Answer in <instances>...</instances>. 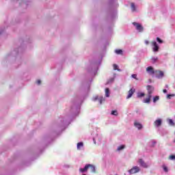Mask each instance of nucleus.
<instances>
[{
  "mask_svg": "<svg viewBox=\"0 0 175 175\" xmlns=\"http://www.w3.org/2000/svg\"><path fill=\"white\" fill-rule=\"evenodd\" d=\"M89 91L90 84H87L86 85L83 86V95L81 96H77L71 100L70 104V113L72 114V116H79L81 103H83V100H84L85 98L88 95Z\"/></svg>",
  "mask_w": 175,
  "mask_h": 175,
  "instance_id": "1",
  "label": "nucleus"
},
{
  "mask_svg": "<svg viewBox=\"0 0 175 175\" xmlns=\"http://www.w3.org/2000/svg\"><path fill=\"white\" fill-rule=\"evenodd\" d=\"M69 124H70L69 119H65L62 118H59L57 125V131L61 132L62 131L66 129Z\"/></svg>",
  "mask_w": 175,
  "mask_h": 175,
  "instance_id": "2",
  "label": "nucleus"
},
{
  "mask_svg": "<svg viewBox=\"0 0 175 175\" xmlns=\"http://www.w3.org/2000/svg\"><path fill=\"white\" fill-rule=\"evenodd\" d=\"M98 62L96 60L90 62V66L88 68V73H90L91 76H96V73H98Z\"/></svg>",
  "mask_w": 175,
  "mask_h": 175,
  "instance_id": "3",
  "label": "nucleus"
},
{
  "mask_svg": "<svg viewBox=\"0 0 175 175\" xmlns=\"http://www.w3.org/2000/svg\"><path fill=\"white\" fill-rule=\"evenodd\" d=\"M133 25L135 26V28L136 31H137V32L142 33V32L144 31V27L140 23L134 22V23H133Z\"/></svg>",
  "mask_w": 175,
  "mask_h": 175,
  "instance_id": "4",
  "label": "nucleus"
},
{
  "mask_svg": "<svg viewBox=\"0 0 175 175\" xmlns=\"http://www.w3.org/2000/svg\"><path fill=\"white\" fill-rule=\"evenodd\" d=\"M103 139V137L101 135H97L96 137L93 138V142L94 144H100L102 143V140Z\"/></svg>",
  "mask_w": 175,
  "mask_h": 175,
  "instance_id": "5",
  "label": "nucleus"
},
{
  "mask_svg": "<svg viewBox=\"0 0 175 175\" xmlns=\"http://www.w3.org/2000/svg\"><path fill=\"white\" fill-rule=\"evenodd\" d=\"M128 172L129 174H136V173H139V172H140V167L138 166H134Z\"/></svg>",
  "mask_w": 175,
  "mask_h": 175,
  "instance_id": "6",
  "label": "nucleus"
},
{
  "mask_svg": "<svg viewBox=\"0 0 175 175\" xmlns=\"http://www.w3.org/2000/svg\"><path fill=\"white\" fill-rule=\"evenodd\" d=\"M92 100L94 102H96V100H98V103H100V105H102V103L105 101V98L102 96H95L94 97H93Z\"/></svg>",
  "mask_w": 175,
  "mask_h": 175,
  "instance_id": "7",
  "label": "nucleus"
},
{
  "mask_svg": "<svg viewBox=\"0 0 175 175\" xmlns=\"http://www.w3.org/2000/svg\"><path fill=\"white\" fill-rule=\"evenodd\" d=\"M138 163H139V165L142 167H144L145 169H147V167H150V164H148L146 162H144V160H143L142 159H139L138 160Z\"/></svg>",
  "mask_w": 175,
  "mask_h": 175,
  "instance_id": "8",
  "label": "nucleus"
},
{
  "mask_svg": "<svg viewBox=\"0 0 175 175\" xmlns=\"http://www.w3.org/2000/svg\"><path fill=\"white\" fill-rule=\"evenodd\" d=\"M146 90L148 92V96H152V94L154 92V87L152 85H147Z\"/></svg>",
  "mask_w": 175,
  "mask_h": 175,
  "instance_id": "9",
  "label": "nucleus"
},
{
  "mask_svg": "<svg viewBox=\"0 0 175 175\" xmlns=\"http://www.w3.org/2000/svg\"><path fill=\"white\" fill-rule=\"evenodd\" d=\"M155 77L157 79H162L163 77V72L156 70L154 72Z\"/></svg>",
  "mask_w": 175,
  "mask_h": 175,
  "instance_id": "10",
  "label": "nucleus"
},
{
  "mask_svg": "<svg viewBox=\"0 0 175 175\" xmlns=\"http://www.w3.org/2000/svg\"><path fill=\"white\" fill-rule=\"evenodd\" d=\"M77 150H78V151H81V150H84V143L83 142H78L77 144Z\"/></svg>",
  "mask_w": 175,
  "mask_h": 175,
  "instance_id": "11",
  "label": "nucleus"
},
{
  "mask_svg": "<svg viewBox=\"0 0 175 175\" xmlns=\"http://www.w3.org/2000/svg\"><path fill=\"white\" fill-rule=\"evenodd\" d=\"M90 166H91V164H87L85 165L83 168H79V172L81 173H85L88 169H90Z\"/></svg>",
  "mask_w": 175,
  "mask_h": 175,
  "instance_id": "12",
  "label": "nucleus"
},
{
  "mask_svg": "<svg viewBox=\"0 0 175 175\" xmlns=\"http://www.w3.org/2000/svg\"><path fill=\"white\" fill-rule=\"evenodd\" d=\"M135 91H136L135 88L130 89V90L129 91V94L126 96V99L132 98V96L133 95V94H135Z\"/></svg>",
  "mask_w": 175,
  "mask_h": 175,
  "instance_id": "13",
  "label": "nucleus"
},
{
  "mask_svg": "<svg viewBox=\"0 0 175 175\" xmlns=\"http://www.w3.org/2000/svg\"><path fill=\"white\" fill-rule=\"evenodd\" d=\"M146 72L148 75H154V68L152 66L146 68Z\"/></svg>",
  "mask_w": 175,
  "mask_h": 175,
  "instance_id": "14",
  "label": "nucleus"
},
{
  "mask_svg": "<svg viewBox=\"0 0 175 175\" xmlns=\"http://www.w3.org/2000/svg\"><path fill=\"white\" fill-rule=\"evenodd\" d=\"M155 126H161L162 125V120L159 119L154 122Z\"/></svg>",
  "mask_w": 175,
  "mask_h": 175,
  "instance_id": "15",
  "label": "nucleus"
},
{
  "mask_svg": "<svg viewBox=\"0 0 175 175\" xmlns=\"http://www.w3.org/2000/svg\"><path fill=\"white\" fill-rule=\"evenodd\" d=\"M134 125L137 128V129H142V128H143V125H142L139 122H135Z\"/></svg>",
  "mask_w": 175,
  "mask_h": 175,
  "instance_id": "16",
  "label": "nucleus"
},
{
  "mask_svg": "<svg viewBox=\"0 0 175 175\" xmlns=\"http://www.w3.org/2000/svg\"><path fill=\"white\" fill-rule=\"evenodd\" d=\"M151 98H152V96H148V98H144V99L143 100V103H150V100H151Z\"/></svg>",
  "mask_w": 175,
  "mask_h": 175,
  "instance_id": "17",
  "label": "nucleus"
},
{
  "mask_svg": "<svg viewBox=\"0 0 175 175\" xmlns=\"http://www.w3.org/2000/svg\"><path fill=\"white\" fill-rule=\"evenodd\" d=\"M105 96L106 98H109L110 96V89H109V88L105 89Z\"/></svg>",
  "mask_w": 175,
  "mask_h": 175,
  "instance_id": "18",
  "label": "nucleus"
},
{
  "mask_svg": "<svg viewBox=\"0 0 175 175\" xmlns=\"http://www.w3.org/2000/svg\"><path fill=\"white\" fill-rule=\"evenodd\" d=\"M159 46H158V44H157L156 42H154V51L157 52L159 51Z\"/></svg>",
  "mask_w": 175,
  "mask_h": 175,
  "instance_id": "19",
  "label": "nucleus"
},
{
  "mask_svg": "<svg viewBox=\"0 0 175 175\" xmlns=\"http://www.w3.org/2000/svg\"><path fill=\"white\" fill-rule=\"evenodd\" d=\"M131 8L132 12H136V5H135V3H131Z\"/></svg>",
  "mask_w": 175,
  "mask_h": 175,
  "instance_id": "20",
  "label": "nucleus"
},
{
  "mask_svg": "<svg viewBox=\"0 0 175 175\" xmlns=\"http://www.w3.org/2000/svg\"><path fill=\"white\" fill-rule=\"evenodd\" d=\"M89 169H90V170L92 173H95V172H96L95 166H94L92 164H90Z\"/></svg>",
  "mask_w": 175,
  "mask_h": 175,
  "instance_id": "21",
  "label": "nucleus"
},
{
  "mask_svg": "<svg viewBox=\"0 0 175 175\" xmlns=\"http://www.w3.org/2000/svg\"><path fill=\"white\" fill-rule=\"evenodd\" d=\"M124 148H125V145H120L118 147L117 151H122Z\"/></svg>",
  "mask_w": 175,
  "mask_h": 175,
  "instance_id": "22",
  "label": "nucleus"
},
{
  "mask_svg": "<svg viewBox=\"0 0 175 175\" xmlns=\"http://www.w3.org/2000/svg\"><path fill=\"white\" fill-rule=\"evenodd\" d=\"M144 95H145L144 92H138L137 94V98H143V96H144Z\"/></svg>",
  "mask_w": 175,
  "mask_h": 175,
  "instance_id": "23",
  "label": "nucleus"
},
{
  "mask_svg": "<svg viewBox=\"0 0 175 175\" xmlns=\"http://www.w3.org/2000/svg\"><path fill=\"white\" fill-rule=\"evenodd\" d=\"M168 124L171 125V126H174L175 125L174 122L172 119L168 120Z\"/></svg>",
  "mask_w": 175,
  "mask_h": 175,
  "instance_id": "24",
  "label": "nucleus"
},
{
  "mask_svg": "<svg viewBox=\"0 0 175 175\" xmlns=\"http://www.w3.org/2000/svg\"><path fill=\"white\" fill-rule=\"evenodd\" d=\"M115 53L116 54H118V55H122V50L121 49H116L115 50Z\"/></svg>",
  "mask_w": 175,
  "mask_h": 175,
  "instance_id": "25",
  "label": "nucleus"
},
{
  "mask_svg": "<svg viewBox=\"0 0 175 175\" xmlns=\"http://www.w3.org/2000/svg\"><path fill=\"white\" fill-rule=\"evenodd\" d=\"M113 70H118V72H121V69H118V66L117 64H113Z\"/></svg>",
  "mask_w": 175,
  "mask_h": 175,
  "instance_id": "26",
  "label": "nucleus"
},
{
  "mask_svg": "<svg viewBox=\"0 0 175 175\" xmlns=\"http://www.w3.org/2000/svg\"><path fill=\"white\" fill-rule=\"evenodd\" d=\"M114 81V77L110 78L107 82V84H111V83H113Z\"/></svg>",
  "mask_w": 175,
  "mask_h": 175,
  "instance_id": "27",
  "label": "nucleus"
},
{
  "mask_svg": "<svg viewBox=\"0 0 175 175\" xmlns=\"http://www.w3.org/2000/svg\"><path fill=\"white\" fill-rule=\"evenodd\" d=\"M157 42H158V43H160V44L163 43V40H162L161 38H159V37L157 38Z\"/></svg>",
  "mask_w": 175,
  "mask_h": 175,
  "instance_id": "28",
  "label": "nucleus"
},
{
  "mask_svg": "<svg viewBox=\"0 0 175 175\" xmlns=\"http://www.w3.org/2000/svg\"><path fill=\"white\" fill-rule=\"evenodd\" d=\"M111 114H112V116H118V112H117V111H112Z\"/></svg>",
  "mask_w": 175,
  "mask_h": 175,
  "instance_id": "29",
  "label": "nucleus"
},
{
  "mask_svg": "<svg viewBox=\"0 0 175 175\" xmlns=\"http://www.w3.org/2000/svg\"><path fill=\"white\" fill-rule=\"evenodd\" d=\"M18 51H21V47H19L18 49H15L14 51V52L16 53V54H17Z\"/></svg>",
  "mask_w": 175,
  "mask_h": 175,
  "instance_id": "30",
  "label": "nucleus"
},
{
  "mask_svg": "<svg viewBox=\"0 0 175 175\" xmlns=\"http://www.w3.org/2000/svg\"><path fill=\"white\" fill-rule=\"evenodd\" d=\"M131 77H133V79H135V80H137V75L136 74H133Z\"/></svg>",
  "mask_w": 175,
  "mask_h": 175,
  "instance_id": "31",
  "label": "nucleus"
},
{
  "mask_svg": "<svg viewBox=\"0 0 175 175\" xmlns=\"http://www.w3.org/2000/svg\"><path fill=\"white\" fill-rule=\"evenodd\" d=\"M157 100H159V96H158L154 97V102H157Z\"/></svg>",
  "mask_w": 175,
  "mask_h": 175,
  "instance_id": "32",
  "label": "nucleus"
},
{
  "mask_svg": "<svg viewBox=\"0 0 175 175\" xmlns=\"http://www.w3.org/2000/svg\"><path fill=\"white\" fill-rule=\"evenodd\" d=\"M148 145L150 147H154V141H151L150 142H149Z\"/></svg>",
  "mask_w": 175,
  "mask_h": 175,
  "instance_id": "33",
  "label": "nucleus"
},
{
  "mask_svg": "<svg viewBox=\"0 0 175 175\" xmlns=\"http://www.w3.org/2000/svg\"><path fill=\"white\" fill-rule=\"evenodd\" d=\"M169 159H171L172 161L175 160V155H170Z\"/></svg>",
  "mask_w": 175,
  "mask_h": 175,
  "instance_id": "34",
  "label": "nucleus"
},
{
  "mask_svg": "<svg viewBox=\"0 0 175 175\" xmlns=\"http://www.w3.org/2000/svg\"><path fill=\"white\" fill-rule=\"evenodd\" d=\"M172 96H175V94H167V98L168 99H170L172 98Z\"/></svg>",
  "mask_w": 175,
  "mask_h": 175,
  "instance_id": "35",
  "label": "nucleus"
},
{
  "mask_svg": "<svg viewBox=\"0 0 175 175\" xmlns=\"http://www.w3.org/2000/svg\"><path fill=\"white\" fill-rule=\"evenodd\" d=\"M3 32H5V29H1L0 30V36H2V33H3Z\"/></svg>",
  "mask_w": 175,
  "mask_h": 175,
  "instance_id": "36",
  "label": "nucleus"
},
{
  "mask_svg": "<svg viewBox=\"0 0 175 175\" xmlns=\"http://www.w3.org/2000/svg\"><path fill=\"white\" fill-rule=\"evenodd\" d=\"M163 169L164 172H167V171H168V170H167V167H166V166L164 165V166L163 167Z\"/></svg>",
  "mask_w": 175,
  "mask_h": 175,
  "instance_id": "37",
  "label": "nucleus"
},
{
  "mask_svg": "<svg viewBox=\"0 0 175 175\" xmlns=\"http://www.w3.org/2000/svg\"><path fill=\"white\" fill-rule=\"evenodd\" d=\"M116 17H117V14L114 13L112 16H111V18H116Z\"/></svg>",
  "mask_w": 175,
  "mask_h": 175,
  "instance_id": "38",
  "label": "nucleus"
},
{
  "mask_svg": "<svg viewBox=\"0 0 175 175\" xmlns=\"http://www.w3.org/2000/svg\"><path fill=\"white\" fill-rule=\"evenodd\" d=\"M40 83H42V81L40 80L37 81V84H38V85H40Z\"/></svg>",
  "mask_w": 175,
  "mask_h": 175,
  "instance_id": "39",
  "label": "nucleus"
},
{
  "mask_svg": "<svg viewBox=\"0 0 175 175\" xmlns=\"http://www.w3.org/2000/svg\"><path fill=\"white\" fill-rule=\"evenodd\" d=\"M152 51H154V42H152Z\"/></svg>",
  "mask_w": 175,
  "mask_h": 175,
  "instance_id": "40",
  "label": "nucleus"
},
{
  "mask_svg": "<svg viewBox=\"0 0 175 175\" xmlns=\"http://www.w3.org/2000/svg\"><path fill=\"white\" fill-rule=\"evenodd\" d=\"M163 92H164V94H166V92H167V90H165V89H164V90H163Z\"/></svg>",
  "mask_w": 175,
  "mask_h": 175,
  "instance_id": "41",
  "label": "nucleus"
},
{
  "mask_svg": "<svg viewBox=\"0 0 175 175\" xmlns=\"http://www.w3.org/2000/svg\"><path fill=\"white\" fill-rule=\"evenodd\" d=\"M145 44H148V40H145Z\"/></svg>",
  "mask_w": 175,
  "mask_h": 175,
  "instance_id": "42",
  "label": "nucleus"
},
{
  "mask_svg": "<svg viewBox=\"0 0 175 175\" xmlns=\"http://www.w3.org/2000/svg\"><path fill=\"white\" fill-rule=\"evenodd\" d=\"M154 62L155 61H158V57H157L156 59H154Z\"/></svg>",
  "mask_w": 175,
  "mask_h": 175,
  "instance_id": "43",
  "label": "nucleus"
},
{
  "mask_svg": "<svg viewBox=\"0 0 175 175\" xmlns=\"http://www.w3.org/2000/svg\"><path fill=\"white\" fill-rule=\"evenodd\" d=\"M151 82V79H149V83H150Z\"/></svg>",
  "mask_w": 175,
  "mask_h": 175,
  "instance_id": "44",
  "label": "nucleus"
},
{
  "mask_svg": "<svg viewBox=\"0 0 175 175\" xmlns=\"http://www.w3.org/2000/svg\"><path fill=\"white\" fill-rule=\"evenodd\" d=\"M154 59V57H152V60H153Z\"/></svg>",
  "mask_w": 175,
  "mask_h": 175,
  "instance_id": "45",
  "label": "nucleus"
},
{
  "mask_svg": "<svg viewBox=\"0 0 175 175\" xmlns=\"http://www.w3.org/2000/svg\"><path fill=\"white\" fill-rule=\"evenodd\" d=\"M111 1H116V0H111Z\"/></svg>",
  "mask_w": 175,
  "mask_h": 175,
  "instance_id": "46",
  "label": "nucleus"
}]
</instances>
